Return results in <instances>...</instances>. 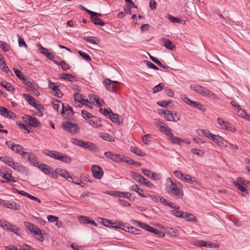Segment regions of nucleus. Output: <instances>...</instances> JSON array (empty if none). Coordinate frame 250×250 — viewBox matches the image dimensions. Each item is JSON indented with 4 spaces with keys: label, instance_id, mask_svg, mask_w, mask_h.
Here are the masks:
<instances>
[{
    "label": "nucleus",
    "instance_id": "15",
    "mask_svg": "<svg viewBox=\"0 0 250 250\" xmlns=\"http://www.w3.org/2000/svg\"><path fill=\"white\" fill-rule=\"evenodd\" d=\"M131 191L137 192L140 196L142 197H147V193L145 192L142 189L139 188L137 185H133L130 187Z\"/></svg>",
    "mask_w": 250,
    "mask_h": 250
},
{
    "label": "nucleus",
    "instance_id": "36",
    "mask_svg": "<svg viewBox=\"0 0 250 250\" xmlns=\"http://www.w3.org/2000/svg\"><path fill=\"white\" fill-rule=\"evenodd\" d=\"M152 139L150 134L145 135L142 136V141L144 144L148 145H150L151 142V139Z\"/></svg>",
    "mask_w": 250,
    "mask_h": 250
},
{
    "label": "nucleus",
    "instance_id": "49",
    "mask_svg": "<svg viewBox=\"0 0 250 250\" xmlns=\"http://www.w3.org/2000/svg\"><path fill=\"white\" fill-rule=\"evenodd\" d=\"M177 209L171 210V214H173L175 216L183 218L184 214V212L182 211L177 210Z\"/></svg>",
    "mask_w": 250,
    "mask_h": 250
},
{
    "label": "nucleus",
    "instance_id": "2",
    "mask_svg": "<svg viewBox=\"0 0 250 250\" xmlns=\"http://www.w3.org/2000/svg\"><path fill=\"white\" fill-rule=\"evenodd\" d=\"M43 153L46 156L63 162L69 163L71 161V158L69 156L57 151L45 149L43 150Z\"/></svg>",
    "mask_w": 250,
    "mask_h": 250
},
{
    "label": "nucleus",
    "instance_id": "30",
    "mask_svg": "<svg viewBox=\"0 0 250 250\" xmlns=\"http://www.w3.org/2000/svg\"><path fill=\"white\" fill-rule=\"evenodd\" d=\"M169 140H170L173 144L179 145H180L181 143L184 142L183 139L176 136H174L173 134L171 135L170 137H169Z\"/></svg>",
    "mask_w": 250,
    "mask_h": 250
},
{
    "label": "nucleus",
    "instance_id": "20",
    "mask_svg": "<svg viewBox=\"0 0 250 250\" xmlns=\"http://www.w3.org/2000/svg\"><path fill=\"white\" fill-rule=\"evenodd\" d=\"M22 81L24 84L27 86L30 89L33 88V87H36L37 85L36 83L30 78H24Z\"/></svg>",
    "mask_w": 250,
    "mask_h": 250
},
{
    "label": "nucleus",
    "instance_id": "53",
    "mask_svg": "<svg viewBox=\"0 0 250 250\" xmlns=\"http://www.w3.org/2000/svg\"><path fill=\"white\" fill-rule=\"evenodd\" d=\"M83 40L86 42H90L92 44H97L98 42H96L95 39L93 37H84L83 38Z\"/></svg>",
    "mask_w": 250,
    "mask_h": 250
},
{
    "label": "nucleus",
    "instance_id": "14",
    "mask_svg": "<svg viewBox=\"0 0 250 250\" xmlns=\"http://www.w3.org/2000/svg\"><path fill=\"white\" fill-rule=\"evenodd\" d=\"M87 122L89 125L95 128L102 126L100 119L94 116L88 119Z\"/></svg>",
    "mask_w": 250,
    "mask_h": 250
},
{
    "label": "nucleus",
    "instance_id": "8",
    "mask_svg": "<svg viewBox=\"0 0 250 250\" xmlns=\"http://www.w3.org/2000/svg\"><path fill=\"white\" fill-rule=\"evenodd\" d=\"M93 176L96 179H101L104 174L102 168L98 165H93L91 167Z\"/></svg>",
    "mask_w": 250,
    "mask_h": 250
},
{
    "label": "nucleus",
    "instance_id": "45",
    "mask_svg": "<svg viewBox=\"0 0 250 250\" xmlns=\"http://www.w3.org/2000/svg\"><path fill=\"white\" fill-rule=\"evenodd\" d=\"M167 231L169 234L174 237L177 236L179 234L178 230L171 228H168Z\"/></svg>",
    "mask_w": 250,
    "mask_h": 250
},
{
    "label": "nucleus",
    "instance_id": "50",
    "mask_svg": "<svg viewBox=\"0 0 250 250\" xmlns=\"http://www.w3.org/2000/svg\"><path fill=\"white\" fill-rule=\"evenodd\" d=\"M14 72H15L16 76L21 80L22 81L25 78L24 75L21 73V71L18 70L16 68H13Z\"/></svg>",
    "mask_w": 250,
    "mask_h": 250
},
{
    "label": "nucleus",
    "instance_id": "57",
    "mask_svg": "<svg viewBox=\"0 0 250 250\" xmlns=\"http://www.w3.org/2000/svg\"><path fill=\"white\" fill-rule=\"evenodd\" d=\"M87 149L89 150L95 151V152H96L98 150V148L96 146V145L91 142L89 143V145H88Z\"/></svg>",
    "mask_w": 250,
    "mask_h": 250
},
{
    "label": "nucleus",
    "instance_id": "7",
    "mask_svg": "<svg viewBox=\"0 0 250 250\" xmlns=\"http://www.w3.org/2000/svg\"><path fill=\"white\" fill-rule=\"evenodd\" d=\"M25 122L28 123V124L33 127H39L41 125L39 121L35 117L28 115H25L22 117Z\"/></svg>",
    "mask_w": 250,
    "mask_h": 250
},
{
    "label": "nucleus",
    "instance_id": "43",
    "mask_svg": "<svg viewBox=\"0 0 250 250\" xmlns=\"http://www.w3.org/2000/svg\"><path fill=\"white\" fill-rule=\"evenodd\" d=\"M237 182L240 183L241 185H243V186H245L246 187L250 186V181H247L244 179L242 177H238L237 179Z\"/></svg>",
    "mask_w": 250,
    "mask_h": 250
},
{
    "label": "nucleus",
    "instance_id": "46",
    "mask_svg": "<svg viewBox=\"0 0 250 250\" xmlns=\"http://www.w3.org/2000/svg\"><path fill=\"white\" fill-rule=\"evenodd\" d=\"M22 150H24V148L20 145H15L14 147L12 148V151L17 154L21 153Z\"/></svg>",
    "mask_w": 250,
    "mask_h": 250
},
{
    "label": "nucleus",
    "instance_id": "34",
    "mask_svg": "<svg viewBox=\"0 0 250 250\" xmlns=\"http://www.w3.org/2000/svg\"><path fill=\"white\" fill-rule=\"evenodd\" d=\"M91 21L96 25H99L101 26H104V22L98 17H92L91 18Z\"/></svg>",
    "mask_w": 250,
    "mask_h": 250
},
{
    "label": "nucleus",
    "instance_id": "62",
    "mask_svg": "<svg viewBox=\"0 0 250 250\" xmlns=\"http://www.w3.org/2000/svg\"><path fill=\"white\" fill-rule=\"evenodd\" d=\"M145 62L146 63V66L149 68H151L156 70H158V67H157L156 65H155L153 63H152L151 62L148 61H145Z\"/></svg>",
    "mask_w": 250,
    "mask_h": 250
},
{
    "label": "nucleus",
    "instance_id": "26",
    "mask_svg": "<svg viewBox=\"0 0 250 250\" xmlns=\"http://www.w3.org/2000/svg\"><path fill=\"white\" fill-rule=\"evenodd\" d=\"M160 130L169 137L172 134L171 132V129L168 126H166L161 125L160 126Z\"/></svg>",
    "mask_w": 250,
    "mask_h": 250
},
{
    "label": "nucleus",
    "instance_id": "35",
    "mask_svg": "<svg viewBox=\"0 0 250 250\" xmlns=\"http://www.w3.org/2000/svg\"><path fill=\"white\" fill-rule=\"evenodd\" d=\"M131 176L138 183H140L141 182V179H143V176H142L141 174L137 173V172H131Z\"/></svg>",
    "mask_w": 250,
    "mask_h": 250
},
{
    "label": "nucleus",
    "instance_id": "63",
    "mask_svg": "<svg viewBox=\"0 0 250 250\" xmlns=\"http://www.w3.org/2000/svg\"><path fill=\"white\" fill-rule=\"evenodd\" d=\"M200 131L201 133L205 135L206 137L208 138V139H210L211 136H212V134L210 132V131L207 129L201 130Z\"/></svg>",
    "mask_w": 250,
    "mask_h": 250
},
{
    "label": "nucleus",
    "instance_id": "56",
    "mask_svg": "<svg viewBox=\"0 0 250 250\" xmlns=\"http://www.w3.org/2000/svg\"><path fill=\"white\" fill-rule=\"evenodd\" d=\"M181 98L187 104L191 105L193 101H191L186 95L182 94L181 95Z\"/></svg>",
    "mask_w": 250,
    "mask_h": 250
},
{
    "label": "nucleus",
    "instance_id": "38",
    "mask_svg": "<svg viewBox=\"0 0 250 250\" xmlns=\"http://www.w3.org/2000/svg\"><path fill=\"white\" fill-rule=\"evenodd\" d=\"M191 106L194 107L195 108L204 112L206 110V109L204 107V106L201 104L199 103L196 102H193L192 103Z\"/></svg>",
    "mask_w": 250,
    "mask_h": 250
},
{
    "label": "nucleus",
    "instance_id": "28",
    "mask_svg": "<svg viewBox=\"0 0 250 250\" xmlns=\"http://www.w3.org/2000/svg\"><path fill=\"white\" fill-rule=\"evenodd\" d=\"M43 232H44V231H42L39 229H36V231L34 233V235H36V238L40 242H43L44 240L43 236Z\"/></svg>",
    "mask_w": 250,
    "mask_h": 250
},
{
    "label": "nucleus",
    "instance_id": "18",
    "mask_svg": "<svg viewBox=\"0 0 250 250\" xmlns=\"http://www.w3.org/2000/svg\"><path fill=\"white\" fill-rule=\"evenodd\" d=\"M182 180L185 182L190 183L191 184L195 185L198 184L197 180L194 177H192L190 175L184 174Z\"/></svg>",
    "mask_w": 250,
    "mask_h": 250
},
{
    "label": "nucleus",
    "instance_id": "21",
    "mask_svg": "<svg viewBox=\"0 0 250 250\" xmlns=\"http://www.w3.org/2000/svg\"><path fill=\"white\" fill-rule=\"evenodd\" d=\"M162 40L164 42V45L167 48L173 50L175 48V45L169 40L163 38Z\"/></svg>",
    "mask_w": 250,
    "mask_h": 250
},
{
    "label": "nucleus",
    "instance_id": "4",
    "mask_svg": "<svg viewBox=\"0 0 250 250\" xmlns=\"http://www.w3.org/2000/svg\"><path fill=\"white\" fill-rule=\"evenodd\" d=\"M106 89L109 91H113L117 93L118 90V85L120 83L116 81H111L109 79H105L103 81Z\"/></svg>",
    "mask_w": 250,
    "mask_h": 250
},
{
    "label": "nucleus",
    "instance_id": "59",
    "mask_svg": "<svg viewBox=\"0 0 250 250\" xmlns=\"http://www.w3.org/2000/svg\"><path fill=\"white\" fill-rule=\"evenodd\" d=\"M18 42H19V45L20 47L24 46L26 49H27L28 45L25 43V42L24 41L23 38L19 37V38L18 39Z\"/></svg>",
    "mask_w": 250,
    "mask_h": 250
},
{
    "label": "nucleus",
    "instance_id": "37",
    "mask_svg": "<svg viewBox=\"0 0 250 250\" xmlns=\"http://www.w3.org/2000/svg\"><path fill=\"white\" fill-rule=\"evenodd\" d=\"M235 111H236L238 115L244 118L247 114L246 111L241 108L240 105L237 106V108L235 109Z\"/></svg>",
    "mask_w": 250,
    "mask_h": 250
},
{
    "label": "nucleus",
    "instance_id": "40",
    "mask_svg": "<svg viewBox=\"0 0 250 250\" xmlns=\"http://www.w3.org/2000/svg\"><path fill=\"white\" fill-rule=\"evenodd\" d=\"M0 160L6 165L10 166L11 165V162H12L13 160L8 156H1L0 157Z\"/></svg>",
    "mask_w": 250,
    "mask_h": 250
},
{
    "label": "nucleus",
    "instance_id": "64",
    "mask_svg": "<svg viewBox=\"0 0 250 250\" xmlns=\"http://www.w3.org/2000/svg\"><path fill=\"white\" fill-rule=\"evenodd\" d=\"M9 110L7 108L3 107L0 106V114L2 116L6 117V115L8 113Z\"/></svg>",
    "mask_w": 250,
    "mask_h": 250
},
{
    "label": "nucleus",
    "instance_id": "1",
    "mask_svg": "<svg viewBox=\"0 0 250 250\" xmlns=\"http://www.w3.org/2000/svg\"><path fill=\"white\" fill-rule=\"evenodd\" d=\"M171 184L167 188V192L172 197L176 199H181L184 196V192L180 183H174L170 178H168Z\"/></svg>",
    "mask_w": 250,
    "mask_h": 250
},
{
    "label": "nucleus",
    "instance_id": "16",
    "mask_svg": "<svg viewBox=\"0 0 250 250\" xmlns=\"http://www.w3.org/2000/svg\"><path fill=\"white\" fill-rule=\"evenodd\" d=\"M190 88L196 91V92L202 95L203 96H205L206 91L207 90V88L205 87H204L201 85H196V84H191L190 86Z\"/></svg>",
    "mask_w": 250,
    "mask_h": 250
},
{
    "label": "nucleus",
    "instance_id": "11",
    "mask_svg": "<svg viewBox=\"0 0 250 250\" xmlns=\"http://www.w3.org/2000/svg\"><path fill=\"white\" fill-rule=\"evenodd\" d=\"M38 167L46 174H48L52 177H54L55 175V172L51 170V167L46 164H40L38 165Z\"/></svg>",
    "mask_w": 250,
    "mask_h": 250
},
{
    "label": "nucleus",
    "instance_id": "51",
    "mask_svg": "<svg viewBox=\"0 0 250 250\" xmlns=\"http://www.w3.org/2000/svg\"><path fill=\"white\" fill-rule=\"evenodd\" d=\"M48 220L51 223L57 222L56 224V225H58L57 222L59 221V218L57 216L49 215L47 216Z\"/></svg>",
    "mask_w": 250,
    "mask_h": 250
},
{
    "label": "nucleus",
    "instance_id": "61",
    "mask_svg": "<svg viewBox=\"0 0 250 250\" xmlns=\"http://www.w3.org/2000/svg\"><path fill=\"white\" fill-rule=\"evenodd\" d=\"M16 170L20 172H21V173H25L26 172V168L22 166V165L18 164H16Z\"/></svg>",
    "mask_w": 250,
    "mask_h": 250
},
{
    "label": "nucleus",
    "instance_id": "41",
    "mask_svg": "<svg viewBox=\"0 0 250 250\" xmlns=\"http://www.w3.org/2000/svg\"><path fill=\"white\" fill-rule=\"evenodd\" d=\"M0 47L4 52L8 51L10 48V46L8 44L2 41L0 42Z\"/></svg>",
    "mask_w": 250,
    "mask_h": 250
},
{
    "label": "nucleus",
    "instance_id": "10",
    "mask_svg": "<svg viewBox=\"0 0 250 250\" xmlns=\"http://www.w3.org/2000/svg\"><path fill=\"white\" fill-rule=\"evenodd\" d=\"M74 98V105L76 107H82L83 105V99L85 97L80 93H76L73 95Z\"/></svg>",
    "mask_w": 250,
    "mask_h": 250
},
{
    "label": "nucleus",
    "instance_id": "22",
    "mask_svg": "<svg viewBox=\"0 0 250 250\" xmlns=\"http://www.w3.org/2000/svg\"><path fill=\"white\" fill-rule=\"evenodd\" d=\"M0 68L2 71L5 72L6 74H11V75H12V72L9 69L5 61H2V59H0Z\"/></svg>",
    "mask_w": 250,
    "mask_h": 250
},
{
    "label": "nucleus",
    "instance_id": "48",
    "mask_svg": "<svg viewBox=\"0 0 250 250\" xmlns=\"http://www.w3.org/2000/svg\"><path fill=\"white\" fill-rule=\"evenodd\" d=\"M204 96L208 97L209 98H212L214 99H218V97L215 94H214L211 91H210L208 89L206 91V94Z\"/></svg>",
    "mask_w": 250,
    "mask_h": 250
},
{
    "label": "nucleus",
    "instance_id": "3",
    "mask_svg": "<svg viewBox=\"0 0 250 250\" xmlns=\"http://www.w3.org/2000/svg\"><path fill=\"white\" fill-rule=\"evenodd\" d=\"M62 126L66 131L74 134L77 132L79 129L78 124L73 123L69 121H66L62 123Z\"/></svg>",
    "mask_w": 250,
    "mask_h": 250
},
{
    "label": "nucleus",
    "instance_id": "25",
    "mask_svg": "<svg viewBox=\"0 0 250 250\" xmlns=\"http://www.w3.org/2000/svg\"><path fill=\"white\" fill-rule=\"evenodd\" d=\"M110 111V115L109 118L113 122L118 124V125L122 124V122L119 120V115L117 114L114 113L110 108H109Z\"/></svg>",
    "mask_w": 250,
    "mask_h": 250
},
{
    "label": "nucleus",
    "instance_id": "9",
    "mask_svg": "<svg viewBox=\"0 0 250 250\" xmlns=\"http://www.w3.org/2000/svg\"><path fill=\"white\" fill-rule=\"evenodd\" d=\"M105 157L113 162L116 163H119L121 162L122 160V155L119 154H115L112 151H107L104 153Z\"/></svg>",
    "mask_w": 250,
    "mask_h": 250
},
{
    "label": "nucleus",
    "instance_id": "13",
    "mask_svg": "<svg viewBox=\"0 0 250 250\" xmlns=\"http://www.w3.org/2000/svg\"><path fill=\"white\" fill-rule=\"evenodd\" d=\"M55 173L59 174L62 177L66 179L68 181L73 183V178L71 176L68 172L60 168H57Z\"/></svg>",
    "mask_w": 250,
    "mask_h": 250
},
{
    "label": "nucleus",
    "instance_id": "58",
    "mask_svg": "<svg viewBox=\"0 0 250 250\" xmlns=\"http://www.w3.org/2000/svg\"><path fill=\"white\" fill-rule=\"evenodd\" d=\"M80 56H81L87 62L91 61L90 56L86 53L83 52L82 51H79L78 52Z\"/></svg>",
    "mask_w": 250,
    "mask_h": 250
},
{
    "label": "nucleus",
    "instance_id": "55",
    "mask_svg": "<svg viewBox=\"0 0 250 250\" xmlns=\"http://www.w3.org/2000/svg\"><path fill=\"white\" fill-rule=\"evenodd\" d=\"M62 110L61 112L62 114H64L65 112H67V114H71V115L73 114L74 113L73 110L71 107H68L67 108H65V109H64L63 104L62 103Z\"/></svg>",
    "mask_w": 250,
    "mask_h": 250
},
{
    "label": "nucleus",
    "instance_id": "47",
    "mask_svg": "<svg viewBox=\"0 0 250 250\" xmlns=\"http://www.w3.org/2000/svg\"><path fill=\"white\" fill-rule=\"evenodd\" d=\"M82 115L86 121L93 116L91 113L84 110L82 111Z\"/></svg>",
    "mask_w": 250,
    "mask_h": 250
},
{
    "label": "nucleus",
    "instance_id": "5",
    "mask_svg": "<svg viewBox=\"0 0 250 250\" xmlns=\"http://www.w3.org/2000/svg\"><path fill=\"white\" fill-rule=\"evenodd\" d=\"M23 97L28 103L35 108H38L39 110H43V106L41 104H38V102L30 95L28 94H23Z\"/></svg>",
    "mask_w": 250,
    "mask_h": 250
},
{
    "label": "nucleus",
    "instance_id": "27",
    "mask_svg": "<svg viewBox=\"0 0 250 250\" xmlns=\"http://www.w3.org/2000/svg\"><path fill=\"white\" fill-rule=\"evenodd\" d=\"M28 161L31 163L34 166L38 167L39 163L38 162L37 157L33 154H30L28 158Z\"/></svg>",
    "mask_w": 250,
    "mask_h": 250
},
{
    "label": "nucleus",
    "instance_id": "42",
    "mask_svg": "<svg viewBox=\"0 0 250 250\" xmlns=\"http://www.w3.org/2000/svg\"><path fill=\"white\" fill-rule=\"evenodd\" d=\"M78 220L81 223L86 224H88L89 223L88 222L90 221L89 217L84 216H80Z\"/></svg>",
    "mask_w": 250,
    "mask_h": 250
},
{
    "label": "nucleus",
    "instance_id": "32",
    "mask_svg": "<svg viewBox=\"0 0 250 250\" xmlns=\"http://www.w3.org/2000/svg\"><path fill=\"white\" fill-rule=\"evenodd\" d=\"M60 78L64 80H68L70 82H72L75 80V76H72L71 74H66L64 73L61 74Z\"/></svg>",
    "mask_w": 250,
    "mask_h": 250
},
{
    "label": "nucleus",
    "instance_id": "29",
    "mask_svg": "<svg viewBox=\"0 0 250 250\" xmlns=\"http://www.w3.org/2000/svg\"><path fill=\"white\" fill-rule=\"evenodd\" d=\"M24 223L26 227L28 229V230L30 232L34 233V234L36 232V229H39L36 226H35L34 224H31V223L28 222H24Z\"/></svg>",
    "mask_w": 250,
    "mask_h": 250
},
{
    "label": "nucleus",
    "instance_id": "12",
    "mask_svg": "<svg viewBox=\"0 0 250 250\" xmlns=\"http://www.w3.org/2000/svg\"><path fill=\"white\" fill-rule=\"evenodd\" d=\"M217 123L222 129L233 132L235 131V128L230 125L229 123L225 122L222 119L218 118L217 119Z\"/></svg>",
    "mask_w": 250,
    "mask_h": 250
},
{
    "label": "nucleus",
    "instance_id": "6",
    "mask_svg": "<svg viewBox=\"0 0 250 250\" xmlns=\"http://www.w3.org/2000/svg\"><path fill=\"white\" fill-rule=\"evenodd\" d=\"M162 113L165 115V118L169 121L177 122L180 120L179 117L176 113H173L171 111L161 110Z\"/></svg>",
    "mask_w": 250,
    "mask_h": 250
},
{
    "label": "nucleus",
    "instance_id": "23",
    "mask_svg": "<svg viewBox=\"0 0 250 250\" xmlns=\"http://www.w3.org/2000/svg\"><path fill=\"white\" fill-rule=\"evenodd\" d=\"M0 84L1 86L6 89L8 91L13 93L15 91V89L13 86L10 83L5 81H1Z\"/></svg>",
    "mask_w": 250,
    "mask_h": 250
},
{
    "label": "nucleus",
    "instance_id": "24",
    "mask_svg": "<svg viewBox=\"0 0 250 250\" xmlns=\"http://www.w3.org/2000/svg\"><path fill=\"white\" fill-rule=\"evenodd\" d=\"M143 229H144L145 230H147L149 232L153 233L154 234H158L160 233V231L158 229L151 227L150 226H148V225L146 224H143Z\"/></svg>",
    "mask_w": 250,
    "mask_h": 250
},
{
    "label": "nucleus",
    "instance_id": "31",
    "mask_svg": "<svg viewBox=\"0 0 250 250\" xmlns=\"http://www.w3.org/2000/svg\"><path fill=\"white\" fill-rule=\"evenodd\" d=\"M185 219L187 221H193L195 222L196 221V218L195 216L188 212L184 213L183 218Z\"/></svg>",
    "mask_w": 250,
    "mask_h": 250
},
{
    "label": "nucleus",
    "instance_id": "39",
    "mask_svg": "<svg viewBox=\"0 0 250 250\" xmlns=\"http://www.w3.org/2000/svg\"><path fill=\"white\" fill-rule=\"evenodd\" d=\"M233 184L236 188L238 189L241 190L243 192L248 193V190L242 185H241L238 182H236L235 181L233 182Z\"/></svg>",
    "mask_w": 250,
    "mask_h": 250
},
{
    "label": "nucleus",
    "instance_id": "54",
    "mask_svg": "<svg viewBox=\"0 0 250 250\" xmlns=\"http://www.w3.org/2000/svg\"><path fill=\"white\" fill-rule=\"evenodd\" d=\"M121 158V161L122 162H126V163L130 165H132V164H133V160L128 157H125V156L122 155Z\"/></svg>",
    "mask_w": 250,
    "mask_h": 250
},
{
    "label": "nucleus",
    "instance_id": "60",
    "mask_svg": "<svg viewBox=\"0 0 250 250\" xmlns=\"http://www.w3.org/2000/svg\"><path fill=\"white\" fill-rule=\"evenodd\" d=\"M99 111L100 112L103 113L106 117H107V116L109 117L111 114L109 109H105V108L103 109V108H101L99 109Z\"/></svg>",
    "mask_w": 250,
    "mask_h": 250
},
{
    "label": "nucleus",
    "instance_id": "52",
    "mask_svg": "<svg viewBox=\"0 0 250 250\" xmlns=\"http://www.w3.org/2000/svg\"><path fill=\"white\" fill-rule=\"evenodd\" d=\"M116 194H117V197H124V198H129L131 196V194L128 192H124L118 191V192Z\"/></svg>",
    "mask_w": 250,
    "mask_h": 250
},
{
    "label": "nucleus",
    "instance_id": "33",
    "mask_svg": "<svg viewBox=\"0 0 250 250\" xmlns=\"http://www.w3.org/2000/svg\"><path fill=\"white\" fill-rule=\"evenodd\" d=\"M130 151L137 155L140 156H145L146 155L145 153H143L141 149H139L137 147L131 146L130 147Z\"/></svg>",
    "mask_w": 250,
    "mask_h": 250
},
{
    "label": "nucleus",
    "instance_id": "44",
    "mask_svg": "<svg viewBox=\"0 0 250 250\" xmlns=\"http://www.w3.org/2000/svg\"><path fill=\"white\" fill-rule=\"evenodd\" d=\"M164 88V84L163 83H160L158 85L155 86L153 88V92L154 93L161 91Z\"/></svg>",
    "mask_w": 250,
    "mask_h": 250
},
{
    "label": "nucleus",
    "instance_id": "19",
    "mask_svg": "<svg viewBox=\"0 0 250 250\" xmlns=\"http://www.w3.org/2000/svg\"><path fill=\"white\" fill-rule=\"evenodd\" d=\"M4 207L13 209L19 210L21 208V206L15 202L6 201Z\"/></svg>",
    "mask_w": 250,
    "mask_h": 250
},
{
    "label": "nucleus",
    "instance_id": "17",
    "mask_svg": "<svg viewBox=\"0 0 250 250\" xmlns=\"http://www.w3.org/2000/svg\"><path fill=\"white\" fill-rule=\"evenodd\" d=\"M210 139L215 142L218 146H227L225 145V143H228V142L224 141L223 138L219 135L213 134Z\"/></svg>",
    "mask_w": 250,
    "mask_h": 250
}]
</instances>
